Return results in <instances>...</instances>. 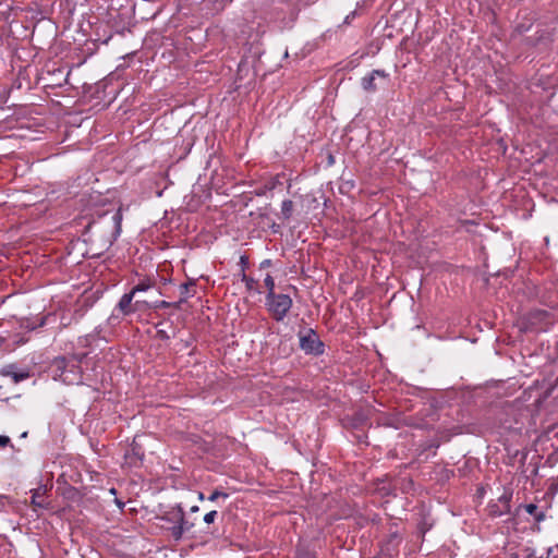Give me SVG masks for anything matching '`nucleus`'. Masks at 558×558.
I'll return each instance as SVG.
<instances>
[{
  "instance_id": "nucleus-1",
  "label": "nucleus",
  "mask_w": 558,
  "mask_h": 558,
  "mask_svg": "<svg viewBox=\"0 0 558 558\" xmlns=\"http://www.w3.org/2000/svg\"><path fill=\"white\" fill-rule=\"evenodd\" d=\"M267 306L272 317L280 322L282 320L292 306V299L282 293H268Z\"/></svg>"
},
{
  "instance_id": "nucleus-2",
  "label": "nucleus",
  "mask_w": 558,
  "mask_h": 558,
  "mask_svg": "<svg viewBox=\"0 0 558 558\" xmlns=\"http://www.w3.org/2000/svg\"><path fill=\"white\" fill-rule=\"evenodd\" d=\"M299 340L300 347L305 353L318 355L324 351V343L313 329L301 330L299 332Z\"/></svg>"
},
{
  "instance_id": "nucleus-3",
  "label": "nucleus",
  "mask_w": 558,
  "mask_h": 558,
  "mask_svg": "<svg viewBox=\"0 0 558 558\" xmlns=\"http://www.w3.org/2000/svg\"><path fill=\"white\" fill-rule=\"evenodd\" d=\"M376 77H380L383 80L387 78V74L380 70H374L369 75L364 76L362 78V86L367 92H374L377 87L375 85Z\"/></svg>"
},
{
  "instance_id": "nucleus-4",
  "label": "nucleus",
  "mask_w": 558,
  "mask_h": 558,
  "mask_svg": "<svg viewBox=\"0 0 558 558\" xmlns=\"http://www.w3.org/2000/svg\"><path fill=\"white\" fill-rule=\"evenodd\" d=\"M193 527V523H190L185 518H182V521H180L178 524L173 525L171 527V534L175 539H179L182 537V535L185 532H189Z\"/></svg>"
},
{
  "instance_id": "nucleus-5",
  "label": "nucleus",
  "mask_w": 558,
  "mask_h": 558,
  "mask_svg": "<svg viewBox=\"0 0 558 558\" xmlns=\"http://www.w3.org/2000/svg\"><path fill=\"white\" fill-rule=\"evenodd\" d=\"M32 500L31 504L34 506V508H45V494H46V487L40 486L34 490H32Z\"/></svg>"
},
{
  "instance_id": "nucleus-6",
  "label": "nucleus",
  "mask_w": 558,
  "mask_h": 558,
  "mask_svg": "<svg viewBox=\"0 0 558 558\" xmlns=\"http://www.w3.org/2000/svg\"><path fill=\"white\" fill-rule=\"evenodd\" d=\"M133 298H134V294L132 292H130V293H125L120 299V301L118 303V307L123 314H130V313L134 312V308L132 307Z\"/></svg>"
},
{
  "instance_id": "nucleus-7",
  "label": "nucleus",
  "mask_w": 558,
  "mask_h": 558,
  "mask_svg": "<svg viewBox=\"0 0 558 558\" xmlns=\"http://www.w3.org/2000/svg\"><path fill=\"white\" fill-rule=\"evenodd\" d=\"M194 292H195V283L194 282H189V283H182L180 286V300H179V305L183 302H185L190 296L194 295Z\"/></svg>"
},
{
  "instance_id": "nucleus-8",
  "label": "nucleus",
  "mask_w": 558,
  "mask_h": 558,
  "mask_svg": "<svg viewBox=\"0 0 558 558\" xmlns=\"http://www.w3.org/2000/svg\"><path fill=\"white\" fill-rule=\"evenodd\" d=\"M12 368V366L7 367L3 374L7 376H11L14 383H20L28 378L29 374L27 372H14Z\"/></svg>"
},
{
  "instance_id": "nucleus-9",
  "label": "nucleus",
  "mask_w": 558,
  "mask_h": 558,
  "mask_svg": "<svg viewBox=\"0 0 558 558\" xmlns=\"http://www.w3.org/2000/svg\"><path fill=\"white\" fill-rule=\"evenodd\" d=\"M184 517V512L181 507H178L177 509H173L167 514V520L173 523H179L182 521V518Z\"/></svg>"
},
{
  "instance_id": "nucleus-10",
  "label": "nucleus",
  "mask_w": 558,
  "mask_h": 558,
  "mask_svg": "<svg viewBox=\"0 0 558 558\" xmlns=\"http://www.w3.org/2000/svg\"><path fill=\"white\" fill-rule=\"evenodd\" d=\"M293 210V202L290 199H286L281 205V214L286 219H289L292 215Z\"/></svg>"
},
{
  "instance_id": "nucleus-11",
  "label": "nucleus",
  "mask_w": 558,
  "mask_h": 558,
  "mask_svg": "<svg viewBox=\"0 0 558 558\" xmlns=\"http://www.w3.org/2000/svg\"><path fill=\"white\" fill-rule=\"evenodd\" d=\"M524 509L529 514L534 515L537 521H541L544 518L543 513L538 512V507L534 504L526 505Z\"/></svg>"
},
{
  "instance_id": "nucleus-12",
  "label": "nucleus",
  "mask_w": 558,
  "mask_h": 558,
  "mask_svg": "<svg viewBox=\"0 0 558 558\" xmlns=\"http://www.w3.org/2000/svg\"><path fill=\"white\" fill-rule=\"evenodd\" d=\"M153 287V283L150 280H146V281H142L140 282L138 284H136L133 289H132V293L135 294L136 292H142V291H146L148 289H150Z\"/></svg>"
},
{
  "instance_id": "nucleus-13",
  "label": "nucleus",
  "mask_w": 558,
  "mask_h": 558,
  "mask_svg": "<svg viewBox=\"0 0 558 558\" xmlns=\"http://www.w3.org/2000/svg\"><path fill=\"white\" fill-rule=\"evenodd\" d=\"M179 307V303H170V302H167V301H158L156 302L153 307L154 308H168V307Z\"/></svg>"
},
{
  "instance_id": "nucleus-14",
  "label": "nucleus",
  "mask_w": 558,
  "mask_h": 558,
  "mask_svg": "<svg viewBox=\"0 0 558 558\" xmlns=\"http://www.w3.org/2000/svg\"><path fill=\"white\" fill-rule=\"evenodd\" d=\"M218 498L227 499L228 498V494L223 493V492H220V490H214L210 494V496L208 497V500L209 501H216Z\"/></svg>"
},
{
  "instance_id": "nucleus-15",
  "label": "nucleus",
  "mask_w": 558,
  "mask_h": 558,
  "mask_svg": "<svg viewBox=\"0 0 558 558\" xmlns=\"http://www.w3.org/2000/svg\"><path fill=\"white\" fill-rule=\"evenodd\" d=\"M264 283L268 289V293H275V281L270 275H267V277L264 280Z\"/></svg>"
},
{
  "instance_id": "nucleus-16",
  "label": "nucleus",
  "mask_w": 558,
  "mask_h": 558,
  "mask_svg": "<svg viewBox=\"0 0 558 558\" xmlns=\"http://www.w3.org/2000/svg\"><path fill=\"white\" fill-rule=\"evenodd\" d=\"M217 518V511L216 510H211L209 512H207L204 517V522L207 523V524H210L213 523Z\"/></svg>"
},
{
  "instance_id": "nucleus-17",
  "label": "nucleus",
  "mask_w": 558,
  "mask_h": 558,
  "mask_svg": "<svg viewBox=\"0 0 558 558\" xmlns=\"http://www.w3.org/2000/svg\"><path fill=\"white\" fill-rule=\"evenodd\" d=\"M243 281L245 282V286L247 289H250V290L254 289L255 280L253 278L243 276Z\"/></svg>"
},
{
  "instance_id": "nucleus-18",
  "label": "nucleus",
  "mask_w": 558,
  "mask_h": 558,
  "mask_svg": "<svg viewBox=\"0 0 558 558\" xmlns=\"http://www.w3.org/2000/svg\"><path fill=\"white\" fill-rule=\"evenodd\" d=\"M10 442V438L0 435V447H5Z\"/></svg>"
},
{
  "instance_id": "nucleus-19",
  "label": "nucleus",
  "mask_w": 558,
  "mask_h": 558,
  "mask_svg": "<svg viewBox=\"0 0 558 558\" xmlns=\"http://www.w3.org/2000/svg\"><path fill=\"white\" fill-rule=\"evenodd\" d=\"M191 511H193V512L198 511V507H197V506H193V507L191 508Z\"/></svg>"
},
{
  "instance_id": "nucleus-20",
  "label": "nucleus",
  "mask_w": 558,
  "mask_h": 558,
  "mask_svg": "<svg viewBox=\"0 0 558 558\" xmlns=\"http://www.w3.org/2000/svg\"><path fill=\"white\" fill-rule=\"evenodd\" d=\"M204 498H205V497H204V494H203V493H199V494H198V499H199V500H203Z\"/></svg>"
},
{
  "instance_id": "nucleus-21",
  "label": "nucleus",
  "mask_w": 558,
  "mask_h": 558,
  "mask_svg": "<svg viewBox=\"0 0 558 558\" xmlns=\"http://www.w3.org/2000/svg\"><path fill=\"white\" fill-rule=\"evenodd\" d=\"M114 219H116V220H118V219H119V215H118V214H116V215H114Z\"/></svg>"
}]
</instances>
